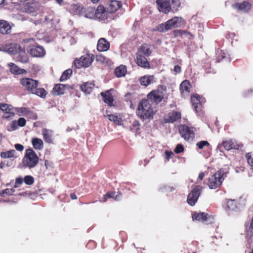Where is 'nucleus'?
Here are the masks:
<instances>
[{"label":"nucleus","mask_w":253,"mask_h":253,"mask_svg":"<svg viewBox=\"0 0 253 253\" xmlns=\"http://www.w3.org/2000/svg\"><path fill=\"white\" fill-rule=\"evenodd\" d=\"M136 113L137 116L143 120L152 119L154 115L153 109L146 99H143L139 102Z\"/></svg>","instance_id":"nucleus-1"},{"label":"nucleus","mask_w":253,"mask_h":253,"mask_svg":"<svg viewBox=\"0 0 253 253\" xmlns=\"http://www.w3.org/2000/svg\"><path fill=\"white\" fill-rule=\"evenodd\" d=\"M226 176V173L222 169H220L208 178L207 185L210 189H215L222 184Z\"/></svg>","instance_id":"nucleus-2"},{"label":"nucleus","mask_w":253,"mask_h":253,"mask_svg":"<svg viewBox=\"0 0 253 253\" xmlns=\"http://www.w3.org/2000/svg\"><path fill=\"white\" fill-rule=\"evenodd\" d=\"M167 87L164 85H159L157 89L152 90L147 95L149 102L156 105L161 102L164 98V91H166Z\"/></svg>","instance_id":"nucleus-3"},{"label":"nucleus","mask_w":253,"mask_h":253,"mask_svg":"<svg viewBox=\"0 0 253 253\" xmlns=\"http://www.w3.org/2000/svg\"><path fill=\"white\" fill-rule=\"evenodd\" d=\"M39 159L37 154L32 149H27L22 160L23 166L29 169L33 168L38 164Z\"/></svg>","instance_id":"nucleus-4"},{"label":"nucleus","mask_w":253,"mask_h":253,"mask_svg":"<svg viewBox=\"0 0 253 253\" xmlns=\"http://www.w3.org/2000/svg\"><path fill=\"white\" fill-rule=\"evenodd\" d=\"M94 59L93 54H86L81 56L79 59H76L74 61V64L77 68H86L91 65Z\"/></svg>","instance_id":"nucleus-5"},{"label":"nucleus","mask_w":253,"mask_h":253,"mask_svg":"<svg viewBox=\"0 0 253 253\" xmlns=\"http://www.w3.org/2000/svg\"><path fill=\"white\" fill-rule=\"evenodd\" d=\"M222 147L224 148L227 151L231 150H241L243 147V145L241 143H238L235 140L232 139H229L227 140H223L222 142L219 144L217 148L220 149Z\"/></svg>","instance_id":"nucleus-6"},{"label":"nucleus","mask_w":253,"mask_h":253,"mask_svg":"<svg viewBox=\"0 0 253 253\" xmlns=\"http://www.w3.org/2000/svg\"><path fill=\"white\" fill-rule=\"evenodd\" d=\"M8 52L10 54H18L21 61L24 63L28 62V57L25 55V49L18 44H11L7 48Z\"/></svg>","instance_id":"nucleus-7"},{"label":"nucleus","mask_w":253,"mask_h":253,"mask_svg":"<svg viewBox=\"0 0 253 253\" xmlns=\"http://www.w3.org/2000/svg\"><path fill=\"white\" fill-rule=\"evenodd\" d=\"M20 83L29 93H33L39 85V81L31 78H23L20 80Z\"/></svg>","instance_id":"nucleus-8"},{"label":"nucleus","mask_w":253,"mask_h":253,"mask_svg":"<svg viewBox=\"0 0 253 253\" xmlns=\"http://www.w3.org/2000/svg\"><path fill=\"white\" fill-rule=\"evenodd\" d=\"M179 133L185 140H192L195 137V128L185 125H181L178 127Z\"/></svg>","instance_id":"nucleus-9"},{"label":"nucleus","mask_w":253,"mask_h":253,"mask_svg":"<svg viewBox=\"0 0 253 253\" xmlns=\"http://www.w3.org/2000/svg\"><path fill=\"white\" fill-rule=\"evenodd\" d=\"M202 191V187L199 185L195 186L188 195L187 203L191 206H194L197 202Z\"/></svg>","instance_id":"nucleus-10"},{"label":"nucleus","mask_w":253,"mask_h":253,"mask_svg":"<svg viewBox=\"0 0 253 253\" xmlns=\"http://www.w3.org/2000/svg\"><path fill=\"white\" fill-rule=\"evenodd\" d=\"M193 220L201 221L205 224H208L213 222V217L204 212H193L192 214Z\"/></svg>","instance_id":"nucleus-11"},{"label":"nucleus","mask_w":253,"mask_h":253,"mask_svg":"<svg viewBox=\"0 0 253 253\" xmlns=\"http://www.w3.org/2000/svg\"><path fill=\"white\" fill-rule=\"evenodd\" d=\"M191 101L195 111L198 113H201L203 108V105L205 102L204 98L195 94L191 96Z\"/></svg>","instance_id":"nucleus-12"},{"label":"nucleus","mask_w":253,"mask_h":253,"mask_svg":"<svg viewBox=\"0 0 253 253\" xmlns=\"http://www.w3.org/2000/svg\"><path fill=\"white\" fill-rule=\"evenodd\" d=\"M74 89V85L64 84H56L53 88V94L55 95L63 94L66 90H72Z\"/></svg>","instance_id":"nucleus-13"},{"label":"nucleus","mask_w":253,"mask_h":253,"mask_svg":"<svg viewBox=\"0 0 253 253\" xmlns=\"http://www.w3.org/2000/svg\"><path fill=\"white\" fill-rule=\"evenodd\" d=\"M181 114L180 112L172 111L165 115L164 122L166 123H173L181 119Z\"/></svg>","instance_id":"nucleus-14"},{"label":"nucleus","mask_w":253,"mask_h":253,"mask_svg":"<svg viewBox=\"0 0 253 253\" xmlns=\"http://www.w3.org/2000/svg\"><path fill=\"white\" fill-rule=\"evenodd\" d=\"M109 12L106 8L102 5H99L95 9L94 18L104 20L108 18Z\"/></svg>","instance_id":"nucleus-15"},{"label":"nucleus","mask_w":253,"mask_h":253,"mask_svg":"<svg viewBox=\"0 0 253 253\" xmlns=\"http://www.w3.org/2000/svg\"><path fill=\"white\" fill-rule=\"evenodd\" d=\"M136 64L144 69H150L151 68L150 63L146 58V56L140 54H136Z\"/></svg>","instance_id":"nucleus-16"},{"label":"nucleus","mask_w":253,"mask_h":253,"mask_svg":"<svg viewBox=\"0 0 253 253\" xmlns=\"http://www.w3.org/2000/svg\"><path fill=\"white\" fill-rule=\"evenodd\" d=\"M122 6L121 1L117 0H110L106 5V9L109 13L115 12Z\"/></svg>","instance_id":"nucleus-17"},{"label":"nucleus","mask_w":253,"mask_h":253,"mask_svg":"<svg viewBox=\"0 0 253 253\" xmlns=\"http://www.w3.org/2000/svg\"><path fill=\"white\" fill-rule=\"evenodd\" d=\"M183 21V19L180 17H174L165 22L166 26L169 30L173 28L179 27Z\"/></svg>","instance_id":"nucleus-18"},{"label":"nucleus","mask_w":253,"mask_h":253,"mask_svg":"<svg viewBox=\"0 0 253 253\" xmlns=\"http://www.w3.org/2000/svg\"><path fill=\"white\" fill-rule=\"evenodd\" d=\"M156 3L158 5V8L160 12L167 14L170 11L171 6L168 1L156 0Z\"/></svg>","instance_id":"nucleus-19"},{"label":"nucleus","mask_w":253,"mask_h":253,"mask_svg":"<svg viewBox=\"0 0 253 253\" xmlns=\"http://www.w3.org/2000/svg\"><path fill=\"white\" fill-rule=\"evenodd\" d=\"M30 53L34 57H42L44 56L45 51L42 46L33 45V47L30 50Z\"/></svg>","instance_id":"nucleus-20"},{"label":"nucleus","mask_w":253,"mask_h":253,"mask_svg":"<svg viewBox=\"0 0 253 253\" xmlns=\"http://www.w3.org/2000/svg\"><path fill=\"white\" fill-rule=\"evenodd\" d=\"M0 109L4 113L3 118L9 119L14 115L12 106L7 104H0Z\"/></svg>","instance_id":"nucleus-21"},{"label":"nucleus","mask_w":253,"mask_h":253,"mask_svg":"<svg viewBox=\"0 0 253 253\" xmlns=\"http://www.w3.org/2000/svg\"><path fill=\"white\" fill-rule=\"evenodd\" d=\"M12 26L9 22L0 20V34L2 35L9 34L11 32Z\"/></svg>","instance_id":"nucleus-22"},{"label":"nucleus","mask_w":253,"mask_h":253,"mask_svg":"<svg viewBox=\"0 0 253 253\" xmlns=\"http://www.w3.org/2000/svg\"><path fill=\"white\" fill-rule=\"evenodd\" d=\"M122 198V194L121 192H117L116 195L115 191H109L103 195V199L101 201L103 202H106L109 199L113 198L115 201H119Z\"/></svg>","instance_id":"nucleus-23"},{"label":"nucleus","mask_w":253,"mask_h":253,"mask_svg":"<svg viewBox=\"0 0 253 253\" xmlns=\"http://www.w3.org/2000/svg\"><path fill=\"white\" fill-rule=\"evenodd\" d=\"M152 53L151 45L147 43H143L138 48L136 53L149 57Z\"/></svg>","instance_id":"nucleus-24"},{"label":"nucleus","mask_w":253,"mask_h":253,"mask_svg":"<svg viewBox=\"0 0 253 253\" xmlns=\"http://www.w3.org/2000/svg\"><path fill=\"white\" fill-rule=\"evenodd\" d=\"M110 90H107L105 92H102L100 93L102 97L103 101L106 103L109 106H113L114 98L112 94L110 93Z\"/></svg>","instance_id":"nucleus-25"},{"label":"nucleus","mask_w":253,"mask_h":253,"mask_svg":"<svg viewBox=\"0 0 253 253\" xmlns=\"http://www.w3.org/2000/svg\"><path fill=\"white\" fill-rule=\"evenodd\" d=\"M53 132L52 130L45 128H43L42 129V135L43 138L46 143L48 144L53 143Z\"/></svg>","instance_id":"nucleus-26"},{"label":"nucleus","mask_w":253,"mask_h":253,"mask_svg":"<svg viewBox=\"0 0 253 253\" xmlns=\"http://www.w3.org/2000/svg\"><path fill=\"white\" fill-rule=\"evenodd\" d=\"M110 47V43L104 38L100 39L97 43V49L99 51H105Z\"/></svg>","instance_id":"nucleus-27"},{"label":"nucleus","mask_w":253,"mask_h":253,"mask_svg":"<svg viewBox=\"0 0 253 253\" xmlns=\"http://www.w3.org/2000/svg\"><path fill=\"white\" fill-rule=\"evenodd\" d=\"M239 204L237 200H228L225 206V209L227 211H236Z\"/></svg>","instance_id":"nucleus-28"},{"label":"nucleus","mask_w":253,"mask_h":253,"mask_svg":"<svg viewBox=\"0 0 253 253\" xmlns=\"http://www.w3.org/2000/svg\"><path fill=\"white\" fill-rule=\"evenodd\" d=\"M155 82V77L153 75H145L140 78L139 82L141 85L147 86Z\"/></svg>","instance_id":"nucleus-29"},{"label":"nucleus","mask_w":253,"mask_h":253,"mask_svg":"<svg viewBox=\"0 0 253 253\" xmlns=\"http://www.w3.org/2000/svg\"><path fill=\"white\" fill-rule=\"evenodd\" d=\"M251 5L250 2L244 1L242 3H236L234 5V7L239 10L247 12L251 9Z\"/></svg>","instance_id":"nucleus-30"},{"label":"nucleus","mask_w":253,"mask_h":253,"mask_svg":"<svg viewBox=\"0 0 253 253\" xmlns=\"http://www.w3.org/2000/svg\"><path fill=\"white\" fill-rule=\"evenodd\" d=\"M95 84L92 82H86L80 86V89L86 94H90L93 90Z\"/></svg>","instance_id":"nucleus-31"},{"label":"nucleus","mask_w":253,"mask_h":253,"mask_svg":"<svg viewBox=\"0 0 253 253\" xmlns=\"http://www.w3.org/2000/svg\"><path fill=\"white\" fill-rule=\"evenodd\" d=\"M8 66L10 68V71L11 73L15 75H20L27 73L26 70L23 69H21L14 63H10L8 64Z\"/></svg>","instance_id":"nucleus-32"},{"label":"nucleus","mask_w":253,"mask_h":253,"mask_svg":"<svg viewBox=\"0 0 253 253\" xmlns=\"http://www.w3.org/2000/svg\"><path fill=\"white\" fill-rule=\"evenodd\" d=\"M84 8L83 6L78 4H73L71 6V12L75 15H82Z\"/></svg>","instance_id":"nucleus-33"},{"label":"nucleus","mask_w":253,"mask_h":253,"mask_svg":"<svg viewBox=\"0 0 253 253\" xmlns=\"http://www.w3.org/2000/svg\"><path fill=\"white\" fill-rule=\"evenodd\" d=\"M95 9L94 8L90 6L84 7L83 16L90 19L94 18Z\"/></svg>","instance_id":"nucleus-34"},{"label":"nucleus","mask_w":253,"mask_h":253,"mask_svg":"<svg viewBox=\"0 0 253 253\" xmlns=\"http://www.w3.org/2000/svg\"><path fill=\"white\" fill-rule=\"evenodd\" d=\"M32 145L36 150H42L43 147V143L41 139L37 137L33 138L31 140Z\"/></svg>","instance_id":"nucleus-35"},{"label":"nucleus","mask_w":253,"mask_h":253,"mask_svg":"<svg viewBox=\"0 0 253 253\" xmlns=\"http://www.w3.org/2000/svg\"><path fill=\"white\" fill-rule=\"evenodd\" d=\"M126 72L127 70L126 66L121 65L115 69L114 73L117 77L120 78L124 77Z\"/></svg>","instance_id":"nucleus-36"},{"label":"nucleus","mask_w":253,"mask_h":253,"mask_svg":"<svg viewBox=\"0 0 253 253\" xmlns=\"http://www.w3.org/2000/svg\"><path fill=\"white\" fill-rule=\"evenodd\" d=\"M191 86L190 83L188 80L183 81L180 84V89L182 93H189L190 87Z\"/></svg>","instance_id":"nucleus-37"},{"label":"nucleus","mask_w":253,"mask_h":253,"mask_svg":"<svg viewBox=\"0 0 253 253\" xmlns=\"http://www.w3.org/2000/svg\"><path fill=\"white\" fill-rule=\"evenodd\" d=\"M26 121L23 118H20L17 121H12L11 124V127L13 128V129H16L17 128L18 126L23 127L26 125Z\"/></svg>","instance_id":"nucleus-38"},{"label":"nucleus","mask_w":253,"mask_h":253,"mask_svg":"<svg viewBox=\"0 0 253 253\" xmlns=\"http://www.w3.org/2000/svg\"><path fill=\"white\" fill-rule=\"evenodd\" d=\"M73 73V71L71 69L69 68L65 70L62 73L60 78V81L63 82L69 79Z\"/></svg>","instance_id":"nucleus-39"},{"label":"nucleus","mask_w":253,"mask_h":253,"mask_svg":"<svg viewBox=\"0 0 253 253\" xmlns=\"http://www.w3.org/2000/svg\"><path fill=\"white\" fill-rule=\"evenodd\" d=\"M15 152H16L14 150H10L5 152H2L0 153V156L2 158L4 159L15 158Z\"/></svg>","instance_id":"nucleus-40"},{"label":"nucleus","mask_w":253,"mask_h":253,"mask_svg":"<svg viewBox=\"0 0 253 253\" xmlns=\"http://www.w3.org/2000/svg\"><path fill=\"white\" fill-rule=\"evenodd\" d=\"M33 93L32 94H34L37 95L38 96H40L42 98H44L46 97V94L47 93V91L43 88H36Z\"/></svg>","instance_id":"nucleus-41"},{"label":"nucleus","mask_w":253,"mask_h":253,"mask_svg":"<svg viewBox=\"0 0 253 253\" xmlns=\"http://www.w3.org/2000/svg\"><path fill=\"white\" fill-rule=\"evenodd\" d=\"M107 117L110 121L114 122L118 125H121L122 124V118H119L117 116L113 114H110L107 115Z\"/></svg>","instance_id":"nucleus-42"},{"label":"nucleus","mask_w":253,"mask_h":253,"mask_svg":"<svg viewBox=\"0 0 253 253\" xmlns=\"http://www.w3.org/2000/svg\"><path fill=\"white\" fill-rule=\"evenodd\" d=\"M245 157L248 165L253 169V154L251 152L247 153Z\"/></svg>","instance_id":"nucleus-43"},{"label":"nucleus","mask_w":253,"mask_h":253,"mask_svg":"<svg viewBox=\"0 0 253 253\" xmlns=\"http://www.w3.org/2000/svg\"><path fill=\"white\" fill-rule=\"evenodd\" d=\"M96 60L97 62H100L101 63H108L109 62V59L105 57L104 55L102 54L97 55L96 56Z\"/></svg>","instance_id":"nucleus-44"},{"label":"nucleus","mask_w":253,"mask_h":253,"mask_svg":"<svg viewBox=\"0 0 253 253\" xmlns=\"http://www.w3.org/2000/svg\"><path fill=\"white\" fill-rule=\"evenodd\" d=\"M166 23H162L161 24H159L158 26H157L155 29V31H158L161 33H164L166 31H168L169 30L167 29V27L166 26Z\"/></svg>","instance_id":"nucleus-45"},{"label":"nucleus","mask_w":253,"mask_h":253,"mask_svg":"<svg viewBox=\"0 0 253 253\" xmlns=\"http://www.w3.org/2000/svg\"><path fill=\"white\" fill-rule=\"evenodd\" d=\"M23 179L25 183L28 185H31L34 182V179L33 177L31 175H26Z\"/></svg>","instance_id":"nucleus-46"},{"label":"nucleus","mask_w":253,"mask_h":253,"mask_svg":"<svg viewBox=\"0 0 253 253\" xmlns=\"http://www.w3.org/2000/svg\"><path fill=\"white\" fill-rule=\"evenodd\" d=\"M15 190L13 189L6 188L0 192V195L3 197L4 194L7 195H12L14 192Z\"/></svg>","instance_id":"nucleus-47"},{"label":"nucleus","mask_w":253,"mask_h":253,"mask_svg":"<svg viewBox=\"0 0 253 253\" xmlns=\"http://www.w3.org/2000/svg\"><path fill=\"white\" fill-rule=\"evenodd\" d=\"M197 146L199 149H203L205 146H209V143L207 141H201L197 143Z\"/></svg>","instance_id":"nucleus-48"},{"label":"nucleus","mask_w":253,"mask_h":253,"mask_svg":"<svg viewBox=\"0 0 253 253\" xmlns=\"http://www.w3.org/2000/svg\"><path fill=\"white\" fill-rule=\"evenodd\" d=\"M184 151V147L181 144H178L176 145L175 149L174 150V152L176 154H179L182 153Z\"/></svg>","instance_id":"nucleus-49"},{"label":"nucleus","mask_w":253,"mask_h":253,"mask_svg":"<svg viewBox=\"0 0 253 253\" xmlns=\"http://www.w3.org/2000/svg\"><path fill=\"white\" fill-rule=\"evenodd\" d=\"M24 181V179H23L21 177H18L16 178L15 184L14 186V188H17L21 185Z\"/></svg>","instance_id":"nucleus-50"},{"label":"nucleus","mask_w":253,"mask_h":253,"mask_svg":"<svg viewBox=\"0 0 253 253\" xmlns=\"http://www.w3.org/2000/svg\"><path fill=\"white\" fill-rule=\"evenodd\" d=\"M165 153L166 156V158L168 161H169L170 159L172 158L174 156V154L171 151H166Z\"/></svg>","instance_id":"nucleus-51"},{"label":"nucleus","mask_w":253,"mask_h":253,"mask_svg":"<svg viewBox=\"0 0 253 253\" xmlns=\"http://www.w3.org/2000/svg\"><path fill=\"white\" fill-rule=\"evenodd\" d=\"M44 165L47 169L52 168L53 164L51 162L49 161L48 160H45L44 161Z\"/></svg>","instance_id":"nucleus-52"},{"label":"nucleus","mask_w":253,"mask_h":253,"mask_svg":"<svg viewBox=\"0 0 253 253\" xmlns=\"http://www.w3.org/2000/svg\"><path fill=\"white\" fill-rule=\"evenodd\" d=\"M173 71L175 72V74L180 73L181 72V68L180 66L177 65L174 66Z\"/></svg>","instance_id":"nucleus-53"},{"label":"nucleus","mask_w":253,"mask_h":253,"mask_svg":"<svg viewBox=\"0 0 253 253\" xmlns=\"http://www.w3.org/2000/svg\"><path fill=\"white\" fill-rule=\"evenodd\" d=\"M15 148L17 151H22L24 150V146L20 144H16Z\"/></svg>","instance_id":"nucleus-54"},{"label":"nucleus","mask_w":253,"mask_h":253,"mask_svg":"<svg viewBox=\"0 0 253 253\" xmlns=\"http://www.w3.org/2000/svg\"><path fill=\"white\" fill-rule=\"evenodd\" d=\"M23 42L25 43H28L31 42H32V43H35V40L33 38H27L24 39L23 40Z\"/></svg>","instance_id":"nucleus-55"},{"label":"nucleus","mask_w":253,"mask_h":253,"mask_svg":"<svg viewBox=\"0 0 253 253\" xmlns=\"http://www.w3.org/2000/svg\"><path fill=\"white\" fill-rule=\"evenodd\" d=\"M164 188H165V190L168 191H172V190H173L174 189V188H173V187L168 186V185L165 186Z\"/></svg>","instance_id":"nucleus-56"},{"label":"nucleus","mask_w":253,"mask_h":253,"mask_svg":"<svg viewBox=\"0 0 253 253\" xmlns=\"http://www.w3.org/2000/svg\"><path fill=\"white\" fill-rule=\"evenodd\" d=\"M22 112L25 114H28L30 113L31 112L28 110L26 108L23 107L21 108Z\"/></svg>","instance_id":"nucleus-57"},{"label":"nucleus","mask_w":253,"mask_h":253,"mask_svg":"<svg viewBox=\"0 0 253 253\" xmlns=\"http://www.w3.org/2000/svg\"><path fill=\"white\" fill-rule=\"evenodd\" d=\"M70 198L72 200H76L77 199V196H76L75 193H71L70 194Z\"/></svg>","instance_id":"nucleus-58"},{"label":"nucleus","mask_w":253,"mask_h":253,"mask_svg":"<svg viewBox=\"0 0 253 253\" xmlns=\"http://www.w3.org/2000/svg\"><path fill=\"white\" fill-rule=\"evenodd\" d=\"M205 177V173L203 172H201L199 174L198 178L200 179V180H202Z\"/></svg>","instance_id":"nucleus-59"},{"label":"nucleus","mask_w":253,"mask_h":253,"mask_svg":"<svg viewBox=\"0 0 253 253\" xmlns=\"http://www.w3.org/2000/svg\"><path fill=\"white\" fill-rule=\"evenodd\" d=\"M168 1L169 2L171 1V3L173 4H176L178 3V5H179V0H168Z\"/></svg>","instance_id":"nucleus-60"},{"label":"nucleus","mask_w":253,"mask_h":253,"mask_svg":"<svg viewBox=\"0 0 253 253\" xmlns=\"http://www.w3.org/2000/svg\"><path fill=\"white\" fill-rule=\"evenodd\" d=\"M140 126V124H139V123L138 121H135V122H134V124H133V126Z\"/></svg>","instance_id":"nucleus-61"},{"label":"nucleus","mask_w":253,"mask_h":253,"mask_svg":"<svg viewBox=\"0 0 253 253\" xmlns=\"http://www.w3.org/2000/svg\"><path fill=\"white\" fill-rule=\"evenodd\" d=\"M55 0L56 1L57 3H58L60 5H61L63 2V0Z\"/></svg>","instance_id":"nucleus-62"},{"label":"nucleus","mask_w":253,"mask_h":253,"mask_svg":"<svg viewBox=\"0 0 253 253\" xmlns=\"http://www.w3.org/2000/svg\"><path fill=\"white\" fill-rule=\"evenodd\" d=\"M4 166V162H1L0 163V169H3Z\"/></svg>","instance_id":"nucleus-63"},{"label":"nucleus","mask_w":253,"mask_h":253,"mask_svg":"<svg viewBox=\"0 0 253 253\" xmlns=\"http://www.w3.org/2000/svg\"><path fill=\"white\" fill-rule=\"evenodd\" d=\"M131 95V93H127L126 95H125V98L126 99H127V98L128 97L130 96Z\"/></svg>","instance_id":"nucleus-64"}]
</instances>
